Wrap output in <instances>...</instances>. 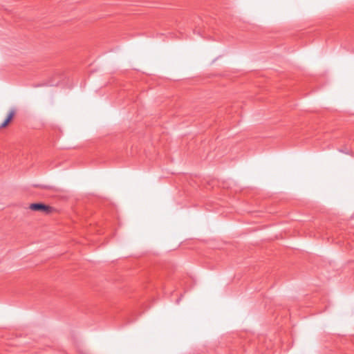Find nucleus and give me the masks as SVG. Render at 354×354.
I'll return each instance as SVG.
<instances>
[{"instance_id": "f257e3e1", "label": "nucleus", "mask_w": 354, "mask_h": 354, "mask_svg": "<svg viewBox=\"0 0 354 354\" xmlns=\"http://www.w3.org/2000/svg\"><path fill=\"white\" fill-rule=\"evenodd\" d=\"M29 208L31 210L44 212L46 214H50L53 210V207L41 203H32L30 205Z\"/></svg>"}, {"instance_id": "f03ea898", "label": "nucleus", "mask_w": 354, "mask_h": 354, "mask_svg": "<svg viewBox=\"0 0 354 354\" xmlns=\"http://www.w3.org/2000/svg\"><path fill=\"white\" fill-rule=\"evenodd\" d=\"M15 114V110L14 109H10L8 114L7 118H6L4 122L0 125V128L6 127L9 124V122L12 120Z\"/></svg>"}, {"instance_id": "7ed1b4c3", "label": "nucleus", "mask_w": 354, "mask_h": 354, "mask_svg": "<svg viewBox=\"0 0 354 354\" xmlns=\"http://www.w3.org/2000/svg\"><path fill=\"white\" fill-rule=\"evenodd\" d=\"M339 151L346 154H349L348 151H347L346 150L340 149Z\"/></svg>"}]
</instances>
